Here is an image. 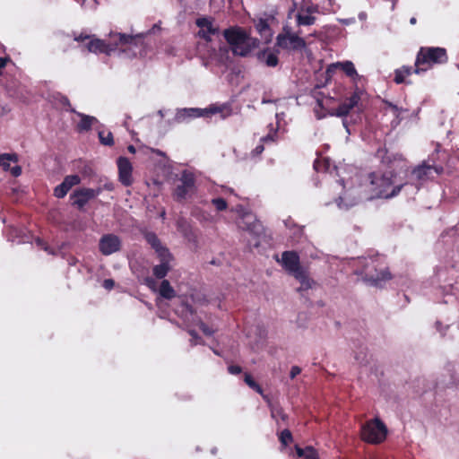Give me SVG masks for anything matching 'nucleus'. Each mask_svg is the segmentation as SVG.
<instances>
[{
  "label": "nucleus",
  "mask_w": 459,
  "mask_h": 459,
  "mask_svg": "<svg viewBox=\"0 0 459 459\" xmlns=\"http://www.w3.org/2000/svg\"><path fill=\"white\" fill-rule=\"evenodd\" d=\"M368 179L370 183V195L362 196L360 186L350 188L345 190L343 195L339 197L337 202L338 206L347 209L364 199L393 198L398 195L402 189H405L406 192L410 189L411 193L419 191V186H413L410 183H397L395 174L391 170L385 172H372L368 175Z\"/></svg>",
  "instance_id": "nucleus-1"
},
{
  "label": "nucleus",
  "mask_w": 459,
  "mask_h": 459,
  "mask_svg": "<svg viewBox=\"0 0 459 459\" xmlns=\"http://www.w3.org/2000/svg\"><path fill=\"white\" fill-rule=\"evenodd\" d=\"M109 38L110 41L108 44L98 39H90L89 36L82 37L81 35L74 39L81 42L87 40L86 47L90 52H100L108 55L117 48L126 51L127 47L131 48L132 46H136L137 42L140 40V39H136L135 37L117 32L110 33Z\"/></svg>",
  "instance_id": "nucleus-2"
},
{
  "label": "nucleus",
  "mask_w": 459,
  "mask_h": 459,
  "mask_svg": "<svg viewBox=\"0 0 459 459\" xmlns=\"http://www.w3.org/2000/svg\"><path fill=\"white\" fill-rule=\"evenodd\" d=\"M358 263L361 269L356 270V273L362 275L363 280L371 285L381 286L391 279L390 272L380 264L378 257L359 258Z\"/></svg>",
  "instance_id": "nucleus-3"
},
{
  "label": "nucleus",
  "mask_w": 459,
  "mask_h": 459,
  "mask_svg": "<svg viewBox=\"0 0 459 459\" xmlns=\"http://www.w3.org/2000/svg\"><path fill=\"white\" fill-rule=\"evenodd\" d=\"M224 37L237 56H245L257 46V40L251 38L240 28H230L224 30Z\"/></svg>",
  "instance_id": "nucleus-4"
},
{
  "label": "nucleus",
  "mask_w": 459,
  "mask_h": 459,
  "mask_svg": "<svg viewBox=\"0 0 459 459\" xmlns=\"http://www.w3.org/2000/svg\"><path fill=\"white\" fill-rule=\"evenodd\" d=\"M447 59L446 50L443 48H420L415 61L414 73L427 71L435 64H445Z\"/></svg>",
  "instance_id": "nucleus-5"
},
{
  "label": "nucleus",
  "mask_w": 459,
  "mask_h": 459,
  "mask_svg": "<svg viewBox=\"0 0 459 459\" xmlns=\"http://www.w3.org/2000/svg\"><path fill=\"white\" fill-rule=\"evenodd\" d=\"M221 114V118H225L231 114V109L227 105H212L207 108H181L178 109L175 116V121L178 123L185 122L187 118L207 117L213 114Z\"/></svg>",
  "instance_id": "nucleus-6"
},
{
  "label": "nucleus",
  "mask_w": 459,
  "mask_h": 459,
  "mask_svg": "<svg viewBox=\"0 0 459 459\" xmlns=\"http://www.w3.org/2000/svg\"><path fill=\"white\" fill-rule=\"evenodd\" d=\"M386 434L385 425L377 418L366 422L361 428V437L368 443L379 444L385 439Z\"/></svg>",
  "instance_id": "nucleus-7"
},
{
  "label": "nucleus",
  "mask_w": 459,
  "mask_h": 459,
  "mask_svg": "<svg viewBox=\"0 0 459 459\" xmlns=\"http://www.w3.org/2000/svg\"><path fill=\"white\" fill-rule=\"evenodd\" d=\"M276 45L282 49L298 50L304 48L306 42L298 33H293L290 27L284 26L282 32L276 37Z\"/></svg>",
  "instance_id": "nucleus-8"
},
{
  "label": "nucleus",
  "mask_w": 459,
  "mask_h": 459,
  "mask_svg": "<svg viewBox=\"0 0 459 459\" xmlns=\"http://www.w3.org/2000/svg\"><path fill=\"white\" fill-rule=\"evenodd\" d=\"M281 264L284 269L293 276L305 269L300 266L299 256L294 251H285L281 254Z\"/></svg>",
  "instance_id": "nucleus-9"
},
{
  "label": "nucleus",
  "mask_w": 459,
  "mask_h": 459,
  "mask_svg": "<svg viewBox=\"0 0 459 459\" xmlns=\"http://www.w3.org/2000/svg\"><path fill=\"white\" fill-rule=\"evenodd\" d=\"M443 169L441 167H434L430 165L422 164L412 170V177L418 184H412L420 187L426 180L433 178L434 174L441 173Z\"/></svg>",
  "instance_id": "nucleus-10"
},
{
  "label": "nucleus",
  "mask_w": 459,
  "mask_h": 459,
  "mask_svg": "<svg viewBox=\"0 0 459 459\" xmlns=\"http://www.w3.org/2000/svg\"><path fill=\"white\" fill-rule=\"evenodd\" d=\"M118 168V178L125 186L133 184V166L129 160L126 157H119L117 161Z\"/></svg>",
  "instance_id": "nucleus-11"
},
{
  "label": "nucleus",
  "mask_w": 459,
  "mask_h": 459,
  "mask_svg": "<svg viewBox=\"0 0 459 459\" xmlns=\"http://www.w3.org/2000/svg\"><path fill=\"white\" fill-rule=\"evenodd\" d=\"M195 23L199 27L198 35L207 41H210L212 36L219 31V28L214 25L212 19L207 17L198 18Z\"/></svg>",
  "instance_id": "nucleus-12"
},
{
  "label": "nucleus",
  "mask_w": 459,
  "mask_h": 459,
  "mask_svg": "<svg viewBox=\"0 0 459 459\" xmlns=\"http://www.w3.org/2000/svg\"><path fill=\"white\" fill-rule=\"evenodd\" d=\"M120 247V238L114 234L104 235L100 240V250L104 255L117 252Z\"/></svg>",
  "instance_id": "nucleus-13"
},
{
  "label": "nucleus",
  "mask_w": 459,
  "mask_h": 459,
  "mask_svg": "<svg viewBox=\"0 0 459 459\" xmlns=\"http://www.w3.org/2000/svg\"><path fill=\"white\" fill-rule=\"evenodd\" d=\"M181 183L176 187L174 195L178 201L186 199L194 189L195 180L192 175L184 174Z\"/></svg>",
  "instance_id": "nucleus-14"
},
{
  "label": "nucleus",
  "mask_w": 459,
  "mask_h": 459,
  "mask_svg": "<svg viewBox=\"0 0 459 459\" xmlns=\"http://www.w3.org/2000/svg\"><path fill=\"white\" fill-rule=\"evenodd\" d=\"M99 195V191L91 188H82L76 190L72 195L71 199L74 205L78 208H82L91 199Z\"/></svg>",
  "instance_id": "nucleus-15"
},
{
  "label": "nucleus",
  "mask_w": 459,
  "mask_h": 459,
  "mask_svg": "<svg viewBox=\"0 0 459 459\" xmlns=\"http://www.w3.org/2000/svg\"><path fill=\"white\" fill-rule=\"evenodd\" d=\"M360 98L359 93L354 92L351 96L346 99L333 112L337 117L347 116L350 111L358 105Z\"/></svg>",
  "instance_id": "nucleus-16"
},
{
  "label": "nucleus",
  "mask_w": 459,
  "mask_h": 459,
  "mask_svg": "<svg viewBox=\"0 0 459 459\" xmlns=\"http://www.w3.org/2000/svg\"><path fill=\"white\" fill-rule=\"evenodd\" d=\"M238 226L245 230L253 234H259L261 230V224L256 221L255 216L251 213H246L242 216Z\"/></svg>",
  "instance_id": "nucleus-17"
},
{
  "label": "nucleus",
  "mask_w": 459,
  "mask_h": 459,
  "mask_svg": "<svg viewBox=\"0 0 459 459\" xmlns=\"http://www.w3.org/2000/svg\"><path fill=\"white\" fill-rule=\"evenodd\" d=\"M334 67L341 68L347 76H349L353 82H357L360 78L358 74L357 70L351 61L337 62L333 65Z\"/></svg>",
  "instance_id": "nucleus-18"
},
{
  "label": "nucleus",
  "mask_w": 459,
  "mask_h": 459,
  "mask_svg": "<svg viewBox=\"0 0 459 459\" xmlns=\"http://www.w3.org/2000/svg\"><path fill=\"white\" fill-rule=\"evenodd\" d=\"M178 230L188 240H194L195 235L189 221L184 218H179L177 221Z\"/></svg>",
  "instance_id": "nucleus-19"
},
{
  "label": "nucleus",
  "mask_w": 459,
  "mask_h": 459,
  "mask_svg": "<svg viewBox=\"0 0 459 459\" xmlns=\"http://www.w3.org/2000/svg\"><path fill=\"white\" fill-rule=\"evenodd\" d=\"M78 115L81 117V121L78 124V128L80 131H88L92 126L98 123L97 118L94 117L84 114Z\"/></svg>",
  "instance_id": "nucleus-20"
},
{
  "label": "nucleus",
  "mask_w": 459,
  "mask_h": 459,
  "mask_svg": "<svg viewBox=\"0 0 459 459\" xmlns=\"http://www.w3.org/2000/svg\"><path fill=\"white\" fill-rule=\"evenodd\" d=\"M160 295L167 299H171L176 296L174 289L167 280H163L160 286Z\"/></svg>",
  "instance_id": "nucleus-21"
},
{
  "label": "nucleus",
  "mask_w": 459,
  "mask_h": 459,
  "mask_svg": "<svg viewBox=\"0 0 459 459\" xmlns=\"http://www.w3.org/2000/svg\"><path fill=\"white\" fill-rule=\"evenodd\" d=\"M296 21L299 26H310L316 22V17L302 11L296 15Z\"/></svg>",
  "instance_id": "nucleus-22"
},
{
  "label": "nucleus",
  "mask_w": 459,
  "mask_h": 459,
  "mask_svg": "<svg viewBox=\"0 0 459 459\" xmlns=\"http://www.w3.org/2000/svg\"><path fill=\"white\" fill-rule=\"evenodd\" d=\"M259 58L270 67L276 66L279 62L277 55L270 51H264L259 55Z\"/></svg>",
  "instance_id": "nucleus-23"
},
{
  "label": "nucleus",
  "mask_w": 459,
  "mask_h": 459,
  "mask_svg": "<svg viewBox=\"0 0 459 459\" xmlns=\"http://www.w3.org/2000/svg\"><path fill=\"white\" fill-rule=\"evenodd\" d=\"M294 277L300 282V287L299 288V290H308L312 287V284L314 283V281L309 279L306 270L302 271L301 273H299V274H297Z\"/></svg>",
  "instance_id": "nucleus-24"
},
{
  "label": "nucleus",
  "mask_w": 459,
  "mask_h": 459,
  "mask_svg": "<svg viewBox=\"0 0 459 459\" xmlns=\"http://www.w3.org/2000/svg\"><path fill=\"white\" fill-rule=\"evenodd\" d=\"M155 252L160 260V263L171 264V262L173 261V255L166 247L163 246L155 250Z\"/></svg>",
  "instance_id": "nucleus-25"
},
{
  "label": "nucleus",
  "mask_w": 459,
  "mask_h": 459,
  "mask_svg": "<svg viewBox=\"0 0 459 459\" xmlns=\"http://www.w3.org/2000/svg\"><path fill=\"white\" fill-rule=\"evenodd\" d=\"M170 269L171 264L160 263L159 264L153 267L152 272L155 277H157L158 279H163L168 274Z\"/></svg>",
  "instance_id": "nucleus-26"
},
{
  "label": "nucleus",
  "mask_w": 459,
  "mask_h": 459,
  "mask_svg": "<svg viewBox=\"0 0 459 459\" xmlns=\"http://www.w3.org/2000/svg\"><path fill=\"white\" fill-rule=\"evenodd\" d=\"M411 74V67L403 66L395 71L394 82L396 83L405 82V78Z\"/></svg>",
  "instance_id": "nucleus-27"
},
{
  "label": "nucleus",
  "mask_w": 459,
  "mask_h": 459,
  "mask_svg": "<svg viewBox=\"0 0 459 459\" xmlns=\"http://www.w3.org/2000/svg\"><path fill=\"white\" fill-rule=\"evenodd\" d=\"M18 160L16 154L4 153L0 155V167L4 170L10 169V162Z\"/></svg>",
  "instance_id": "nucleus-28"
},
{
  "label": "nucleus",
  "mask_w": 459,
  "mask_h": 459,
  "mask_svg": "<svg viewBox=\"0 0 459 459\" xmlns=\"http://www.w3.org/2000/svg\"><path fill=\"white\" fill-rule=\"evenodd\" d=\"M100 142L103 145L111 146L114 143L113 134L109 131L99 130L98 132Z\"/></svg>",
  "instance_id": "nucleus-29"
},
{
  "label": "nucleus",
  "mask_w": 459,
  "mask_h": 459,
  "mask_svg": "<svg viewBox=\"0 0 459 459\" xmlns=\"http://www.w3.org/2000/svg\"><path fill=\"white\" fill-rule=\"evenodd\" d=\"M145 239L154 250H157L158 248L163 247V245L158 238L157 235L152 232H148L145 235Z\"/></svg>",
  "instance_id": "nucleus-30"
},
{
  "label": "nucleus",
  "mask_w": 459,
  "mask_h": 459,
  "mask_svg": "<svg viewBox=\"0 0 459 459\" xmlns=\"http://www.w3.org/2000/svg\"><path fill=\"white\" fill-rule=\"evenodd\" d=\"M244 381L250 388H252L260 394H263V389L261 388V386L253 379V377L249 374H245Z\"/></svg>",
  "instance_id": "nucleus-31"
},
{
  "label": "nucleus",
  "mask_w": 459,
  "mask_h": 459,
  "mask_svg": "<svg viewBox=\"0 0 459 459\" xmlns=\"http://www.w3.org/2000/svg\"><path fill=\"white\" fill-rule=\"evenodd\" d=\"M80 182H81V178H80V177H79V176H77V175H69V176H66V177L64 178V181H63V183L65 184V186L66 187H68V188H69V190H70L73 186H76V185L80 184Z\"/></svg>",
  "instance_id": "nucleus-32"
},
{
  "label": "nucleus",
  "mask_w": 459,
  "mask_h": 459,
  "mask_svg": "<svg viewBox=\"0 0 459 459\" xmlns=\"http://www.w3.org/2000/svg\"><path fill=\"white\" fill-rule=\"evenodd\" d=\"M69 188L65 186L62 182L60 185L56 186L54 189V195L57 198H63L68 193Z\"/></svg>",
  "instance_id": "nucleus-33"
},
{
  "label": "nucleus",
  "mask_w": 459,
  "mask_h": 459,
  "mask_svg": "<svg viewBox=\"0 0 459 459\" xmlns=\"http://www.w3.org/2000/svg\"><path fill=\"white\" fill-rule=\"evenodd\" d=\"M271 414L273 419L278 420L279 419L285 420L287 416L283 413L281 408L280 407H274L271 410Z\"/></svg>",
  "instance_id": "nucleus-34"
},
{
  "label": "nucleus",
  "mask_w": 459,
  "mask_h": 459,
  "mask_svg": "<svg viewBox=\"0 0 459 459\" xmlns=\"http://www.w3.org/2000/svg\"><path fill=\"white\" fill-rule=\"evenodd\" d=\"M212 204L217 211H224L227 208V203L223 198H214L212 200Z\"/></svg>",
  "instance_id": "nucleus-35"
},
{
  "label": "nucleus",
  "mask_w": 459,
  "mask_h": 459,
  "mask_svg": "<svg viewBox=\"0 0 459 459\" xmlns=\"http://www.w3.org/2000/svg\"><path fill=\"white\" fill-rule=\"evenodd\" d=\"M280 439L283 445H288L292 440V436L290 430L284 429L281 431Z\"/></svg>",
  "instance_id": "nucleus-36"
},
{
  "label": "nucleus",
  "mask_w": 459,
  "mask_h": 459,
  "mask_svg": "<svg viewBox=\"0 0 459 459\" xmlns=\"http://www.w3.org/2000/svg\"><path fill=\"white\" fill-rule=\"evenodd\" d=\"M305 459H318V455L313 447H311V446L306 447V458Z\"/></svg>",
  "instance_id": "nucleus-37"
},
{
  "label": "nucleus",
  "mask_w": 459,
  "mask_h": 459,
  "mask_svg": "<svg viewBox=\"0 0 459 459\" xmlns=\"http://www.w3.org/2000/svg\"><path fill=\"white\" fill-rule=\"evenodd\" d=\"M276 133H277V128L276 129H273V126H271V129H270V132L268 133V134L266 136H264L262 140L264 142H267V141H272L273 142L275 140L274 136L276 135Z\"/></svg>",
  "instance_id": "nucleus-38"
},
{
  "label": "nucleus",
  "mask_w": 459,
  "mask_h": 459,
  "mask_svg": "<svg viewBox=\"0 0 459 459\" xmlns=\"http://www.w3.org/2000/svg\"><path fill=\"white\" fill-rule=\"evenodd\" d=\"M301 372V368L299 366H293L290 368V378L296 377L298 375H299Z\"/></svg>",
  "instance_id": "nucleus-39"
},
{
  "label": "nucleus",
  "mask_w": 459,
  "mask_h": 459,
  "mask_svg": "<svg viewBox=\"0 0 459 459\" xmlns=\"http://www.w3.org/2000/svg\"><path fill=\"white\" fill-rule=\"evenodd\" d=\"M228 370L232 375H238V374H239L242 371L241 368L239 366H237V365L230 366L228 368Z\"/></svg>",
  "instance_id": "nucleus-40"
},
{
  "label": "nucleus",
  "mask_w": 459,
  "mask_h": 459,
  "mask_svg": "<svg viewBox=\"0 0 459 459\" xmlns=\"http://www.w3.org/2000/svg\"><path fill=\"white\" fill-rule=\"evenodd\" d=\"M114 281L111 280V279H106L104 281H103V287L106 289V290H111L113 287H114Z\"/></svg>",
  "instance_id": "nucleus-41"
},
{
  "label": "nucleus",
  "mask_w": 459,
  "mask_h": 459,
  "mask_svg": "<svg viewBox=\"0 0 459 459\" xmlns=\"http://www.w3.org/2000/svg\"><path fill=\"white\" fill-rule=\"evenodd\" d=\"M8 63H12L9 57H0V70L2 71Z\"/></svg>",
  "instance_id": "nucleus-42"
},
{
  "label": "nucleus",
  "mask_w": 459,
  "mask_h": 459,
  "mask_svg": "<svg viewBox=\"0 0 459 459\" xmlns=\"http://www.w3.org/2000/svg\"><path fill=\"white\" fill-rule=\"evenodd\" d=\"M11 172H12L13 176L18 177L22 173V169L19 166H15V167L11 169Z\"/></svg>",
  "instance_id": "nucleus-43"
},
{
  "label": "nucleus",
  "mask_w": 459,
  "mask_h": 459,
  "mask_svg": "<svg viewBox=\"0 0 459 459\" xmlns=\"http://www.w3.org/2000/svg\"><path fill=\"white\" fill-rule=\"evenodd\" d=\"M37 243H38L39 246H40L48 253L54 254V252L52 250H50L49 247L45 243H43L40 239H38Z\"/></svg>",
  "instance_id": "nucleus-44"
},
{
  "label": "nucleus",
  "mask_w": 459,
  "mask_h": 459,
  "mask_svg": "<svg viewBox=\"0 0 459 459\" xmlns=\"http://www.w3.org/2000/svg\"><path fill=\"white\" fill-rule=\"evenodd\" d=\"M200 328L207 335H211L212 333V332L209 329V327L206 325H204V323L200 324Z\"/></svg>",
  "instance_id": "nucleus-45"
},
{
  "label": "nucleus",
  "mask_w": 459,
  "mask_h": 459,
  "mask_svg": "<svg viewBox=\"0 0 459 459\" xmlns=\"http://www.w3.org/2000/svg\"><path fill=\"white\" fill-rule=\"evenodd\" d=\"M189 334L193 337V339L191 340L192 345L197 344V342L195 341V339H197L196 333L195 331H193V330H190L189 331Z\"/></svg>",
  "instance_id": "nucleus-46"
},
{
  "label": "nucleus",
  "mask_w": 459,
  "mask_h": 459,
  "mask_svg": "<svg viewBox=\"0 0 459 459\" xmlns=\"http://www.w3.org/2000/svg\"><path fill=\"white\" fill-rule=\"evenodd\" d=\"M388 106H389V108L393 110L394 114L395 116H397V117H398V115H399V110H400V109L398 108V107H397V106H395V105H394V104H392V103H389V104H388Z\"/></svg>",
  "instance_id": "nucleus-47"
},
{
  "label": "nucleus",
  "mask_w": 459,
  "mask_h": 459,
  "mask_svg": "<svg viewBox=\"0 0 459 459\" xmlns=\"http://www.w3.org/2000/svg\"><path fill=\"white\" fill-rule=\"evenodd\" d=\"M264 151V145L262 144H259L257 145L255 150L253 151V152L255 154V155H258L260 153H262Z\"/></svg>",
  "instance_id": "nucleus-48"
},
{
  "label": "nucleus",
  "mask_w": 459,
  "mask_h": 459,
  "mask_svg": "<svg viewBox=\"0 0 459 459\" xmlns=\"http://www.w3.org/2000/svg\"><path fill=\"white\" fill-rule=\"evenodd\" d=\"M296 450L299 456H304L306 458V449L297 447Z\"/></svg>",
  "instance_id": "nucleus-49"
},
{
  "label": "nucleus",
  "mask_w": 459,
  "mask_h": 459,
  "mask_svg": "<svg viewBox=\"0 0 459 459\" xmlns=\"http://www.w3.org/2000/svg\"><path fill=\"white\" fill-rule=\"evenodd\" d=\"M303 12H304L305 13H308V14H311V15H312V13L316 12V8H315V7L310 6V7H307V8L305 11H303Z\"/></svg>",
  "instance_id": "nucleus-50"
},
{
  "label": "nucleus",
  "mask_w": 459,
  "mask_h": 459,
  "mask_svg": "<svg viewBox=\"0 0 459 459\" xmlns=\"http://www.w3.org/2000/svg\"><path fill=\"white\" fill-rule=\"evenodd\" d=\"M61 102H62V104H63V105H69V100H68V99H67L66 97H65V96H62V97H61Z\"/></svg>",
  "instance_id": "nucleus-51"
},
{
  "label": "nucleus",
  "mask_w": 459,
  "mask_h": 459,
  "mask_svg": "<svg viewBox=\"0 0 459 459\" xmlns=\"http://www.w3.org/2000/svg\"><path fill=\"white\" fill-rule=\"evenodd\" d=\"M127 150H128V152H131V153H135V152H136V150H135L134 146H133V145H129V146L127 147Z\"/></svg>",
  "instance_id": "nucleus-52"
},
{
  "label": "nucleus",
  "mask_w": 459,
  "mask_h": 459,
  "mask_svg": "<svg viewBox=\"0 0 459 459\" xmlns=\"http://www.w3.org/2000/svg\"><path fill=\"white\" fill-rule=\"evenodd\" d=\"M416 22H417V21H416V18H415V17H412V18H411V20H410V23H411V24H415V23H416Z\"/></svg>",
  "instance_id": "nucleus-53"
},
{
  "label": "nucleus",
  "mask_w": 459,
  "mask_h": 459,
  "mask_svg": "<svg viewBox=\"0 0 459 459\" xmlns=\"http://www.w3.org/2000/svg\"><path fill=\"white\" fill-rule=\"evenodd\" d=\"M6 88L11 91L13 89V85L12 84H9V83H6Z\"/></svg>",
  "instance_id": "nucleus-54"
},
{
  "label": "nucleus",
  "mask_w": 459,
  "mask_h": 459,
  "mask_svg": "<svg viewBox=\"0 0 459 459\" xmlns=\"http://www.w3.org/2000/svg\"><path fill=\"white\" fill-rule=\"evenodd\" d=\"M276 118H277V124H279V120H280V115L279 114H276Z\"/></svg>",
  "instance_id": "nucleus-55"
},
{
  "label": "nucleus",
  "mask_w": 459,
  "mask_h": 459,
  "mask_svg": "<svg viewBox=\"0 0 459 459\" xmlns=\"http://www.w3.org/2000/svg\"><path fill=\"white\" fill-rule=\"evenodd\" d=\"M314 168H315L316 170H318V167H317V163H316V162H315V163H314Z\"/></svg>",
  "instance_id": "nucleus-56"
},
{
  "label": "nucleus",
  "mask_w": 459,
  "mask_h": 459,
  "mask_svg": "<svg viewBox=\"0 0 459 459\" xmlns=\"http://www.w3.org/2000/svg\"><path fill=\"white\" fill-rule=\"evenodd\" d=\"M147 282H148L149 284H151V283H153V281H152V280H150V279H147Z\"/></svg>",
  "instance_id": "nucleus-57"
},
{
  "label": "nucleus",
  "mask_w": 459,
  "mask_h": 459,
  "mask_svg": "<svg viewBox=\"0 0 459 459\" xmlns=\"http://www.w3.org/2000/svg\"><path fill=\"white\" fill-rule=\"evenodd\" d=\"M160 216H161L162 218H164V216H165V212H161V214H160Z\"/></svg>",
  "instance_id": "nucleus-58"
},
{
  "label": "nucleus",
  "mask_w": 459,
  "mask_h": 459,
  "mask_svg": "<svg viewBox=\"0 0 459 459\" xmlns=\"http://www.w3.org/2000/svg\"><path fill=\"white\" fill-rule=\"evenodd\" d=\"M159 114H160L161 117H163V113H162V111H161V110H160V111H159Z\"/></svg>",
  "instance_id": "nucleus-59"
},
{
  "label": "nucleus",
  "mask_w": 459,
  "mask_h": 459,
  "mask_svg": "<svg viewBox=\"0 0 459 459\" xmlns=\"http://www.w3.org/2000/svg\"><path fill=\"white\" fill-rule=\"evenodd\" d=\"M457 68L459 69V63L456 65Z\"/></svg>",
  "instance_id": "nucleus-60"
},
{
  "label": "nucleus",
  "mask_w": 459,
  "mask_h": 459,
  "mask_svg": "<svg viewBox=\"0 0 459 459\" xmlns=\"http://www.w3.org/2000/svg\"><path fill=\"white\" fill-rule=\"evenodd\" d=\"M2 74H3V73H2V71L0 70V75H2Z\"/></svg>",
  "instance_id": "nucleus-61"
}]
</instances>
